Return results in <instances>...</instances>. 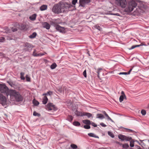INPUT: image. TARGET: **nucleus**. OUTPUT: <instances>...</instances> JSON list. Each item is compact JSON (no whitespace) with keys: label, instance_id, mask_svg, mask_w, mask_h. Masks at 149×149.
I'll return each mask as SVG.
<instances>
[{"label":"nucleus","instance_id":"42","mask_svg":"<svg viewBox=\"0 0 149 149\" xmlns=\"http://www.w3.org/2000/svg\"><path fill=\"white\" fill-rule=\"evenodd\" d=\"M124 129L126 130V132H135V133H136L135 131H134V130L128 128H124Z\"/></svg>","mask_w":149,"mask_h":149},{"label":"nucleus","instance_id":"25","mask_svg":"<svg viewBox=\"0 0 149 149\" xmlns=\"http://www.w3.org/2000/svg\"><path fill=\"white\" fill-rule=\"evenodd\" d=\"M36 16L37 15L36 14H34L30 16L29 18L32 21H34L36 19Z\"/></svg>","mask_w":149,"mask_h":149},{"label":"nucleus","instance_id":"49","mask_svg":"<svg viewBox=\"0 0 149 149\" xmlns=\"http://www.w3.org/2000/svg\"><path fill=\"white\" fill-rule=\"evenodd\" d=\"M141 113L143 115H145L146 114V111L145 110L142 109L141 111Z\"/></svg>","mask_w":149,"mask_h":149},{"label":"nucleus","instance_id":"53","mask_svg":"<svg viewBox=\"0 0 149 149\" xmlns=\"http://www.w3.org/2000/svg\"><path fill=\"white\" fill-rule=\"evenodd\" d=\"M135 48H136L135 45H132L131 47L128 48V49L129 50H131V49H134Z\"/></svg>","mask_w":149,"mask_h":149},{"label":"nucleus","instance_id":"55","mask_svg":"<svg viewBox=\"0 0 149 149\" xmlns=\"http://www.w3.org/2000/svg\"><path fill=\"white\" fill-rule=\"evenodd\" d=\"M140 45L141 46H143H143H147V44H146V43H145V42H141Z\"/></svg>","mask_w":149,"mask_h":149},{"label":"nucleus","instance_id":"33","mask_svg":"<svg viewBox=\"0 0 149 149\" xmlns=\"http://www.w3.org/2000/svg\"><path fill=\"white\" fill-rule=\"evenodd\" d=\"M50 24L52 26H54V27H55V28L56 29V27L58 26L59 25L57 24V23L55 21H51L50 23Z\"/></svg>","mask_w":149,"mask_h":149},{"label":"nucleus","instance_id":"52","mask_svg":"<svg viewBox=\"0 0 149 149\" xmlns=\"http://www.w3.org/2000/svg\"><path fill=\"white\" fill-rule=\"evenodd\" d=\"M83 74L85 78L87 77L86 70V69L83 72Z\"/></svg>","mask_w":149,"mask_h":149},{"label":"nucleus","instance_id":"47","mask_svg":"<svg viewBox=\"0 0 149 149\" xmlns=\"http://www.w3.org/2000/svg\"><path fill=\"white\" fill-rule=\"evenodd\" d=\"M22 139L23 140H24V141H25V142L26 143H29V141L28 140L26 139L25 137L24 136H22Z\"/></svg>","mask_w":149,"mask_h":149},{"label":"nucleus","instance_id":"8","mask_svg":"<svg viewBox=\"0 0 149 149\" xmlns=\"http://www.w3.org/2000/svg\"><path fill=\"white\" fill-rule=\"evenodd\" d=\"M0 104L3 106H5L8 104L6 97L1 93H0Z\"/></svg>","mask_w":149,"mask_h":149},{"label":"nucleus","instance_id":"60","mask_svg":"<svg viewBox=\"0 0 149 149\" xmlns=\"http://www.w3.org/2000/svg\"><path fill=\"white\" fill-rule=\"evenodd\" d=\"M132 70V68H131L130 69V70L128 71V72H127V74H129L131 71Z\"/></svg>","mask_w":149,"mask_h":149},{"label":"nucleus","instance_id":"2","mask_svg":"<svg viewBox=\"0 0 149 149\" xmlns=\"http://www.w3.org/2000/svg\"><path fill=\"white\" fill-rule=\"evenodd\" d=\"M137 0H127V7L125 9L124 11L126 13H130L133 10L137 5Z\"/></svg>","mask_w":149,"mask_h":149},{"label":"nucleus","instance_id":"9","mask_svg":"<svg viewBox=\"0 0 149 149\" xmlns=\"http://www.w3.org/2000/svg\"><path fill=\"white\" fill-rule=\"evenodd\" d=\"M18 92L15 90L9 89L6 95L8 96V95H10L11 97H15Z\"/></svg>","mask_w":149,"mask_h":149},{"label":"nucleus","instance_id":"19","mask_svg":"<svg viewBox=\"0 0 149 149\" xmlns=\"http://www.w3.org/2000/svg\"><path fill=\"white\" fill-rule=\"evenodd\" d=\"M65 103L67 104V105L68 107V108H69V107H71L73 103V102L71 100H67Z\"/></svg>","mask_w":149,"mask_h":149},{"label":"nucleus","instance_id":"37","mask_svg":"<svg viewBox=\"0 0 149 149\" xmlns=\"http://www.w3.org/2000/svg\"><path fill=\"white\" fill-rule=\"evenodd\" d=\"M72 107V110L73 111H75L76 110H77V108H76L75 105L74 104H73L71 106Z\"/></svg>","mask_w":149,"mask_h":149},{"label":"nucleus","instance_id":"39","mask_svg":"<svg viewBox=\"0 0 149 149\" xmlns=\"http://www.w3.org/2000/svg\"><path fill=\"white\" fill-rule=\"evenodd\" d=\"M20 78L22 80H24L25 79V78L24 77V72H21L20 73Z\"/></svg>","mask_w":149,"mask_h":149},{"label":"nucleus","instance_id":"12","mask_svg":"<svg viewBox=\"0 0 149 149\" xmlns=\"http://www.w3.org/2000/svg\"><path fill=\"white\" fill-rule=\"evenodd\" d=\"M14 98L16 101L18 102L22 101L23 99V97L19 92L17 93Z\"/></svg>","mask_w":149,"mask_h":149},{"label":"nucleus","instance_id":"59","mask_svg":"<svg viewBox=\"0 0 149 149\" xmlns=\"http://www.w3.org/2000/svg\"><path fill=\"white\" fill-rule=\"evenodd\" d=\"M134 142H137L139 145H141V146L142 147V145H141V143H139V142L138 141L136 140H134Z\"/></svg>","mask_w":149,"mask_h":149},{"label":"nucleus","instance_id":"15","mask_svg":"<svg viewBox=\"0 0 149 149\" xmlns=\"http://www.w3.org/2000/svg\"><path fill=\"white\" fill-rule=\"evenodd\" d=\"M43 27L47 29H49L50 27V25L49 23L47 22H43L42 23Z\"/></svg>","mask_w":149,"mask_h":149},{"label":"nucleus","instance_id":"50","mask_svg":"<svg viewBox=\"0 0 149 149\" xmlns=\"http://www.w3.org/2000/svg\"><path fill=\"white\" fill-rule=\"evenodd\" d=\"M5 40V38L3 37H0V42H3Z\"/></svg>","mask_w":149,"mask_h":149},{"label":"nucleus","instance_id":"13","mask_svg":"<svg viewBox=\"0 0 149 149\" xmlns=\"http://www.w3.org/2000/svg\"><path fill=\"white\" fill-rule=\"evenodd\" d=\"M56 29L60 33H66V31L64 27H61L60 25H58L56 27Z\"/></svg>","mask_w":149,"mask_h":149},{"label":"nucleus","instance_id":"61","mask_svg":"<svg viewBox=\"0 0 149 149\" xmlns=\"http://www.w3.org/2000/svg\"><path fill=\"white\" fill-rule=\"evenodd\" d=\"M104 115L105 116L107 117V119H108L110 118V117L109 116L107 113L106 114H105Z\"/></svg>","mask_w":149,"mask_h":149},{"label":"nucleus","instance_id":"54","mask_svg":"<svg viewBox=\"0 0 149 149\" xmlns=\"http://www.w3.org/2000/svg\"><path fill=\"white\" fill-rule=\"evenodd\" d=\"M100 125L103 127H105L107 126V125L103 123H100Z\"/></svg>","mask_w":149,"mask_h":149},{"label":"nucleus","instance_id":"63","mask_svg":"<svg viewBox=\"0 0 149 149\" xmlns=\"http://www.w3.org/2000/svg\"><path fill=\"white\" fill-rule=\"evenodd\" d=\"M114 143H116L117 144H119V143H120V142H118V141H115V142H114Z\"/></svg>","mask_w":149,"mask_h":149},{"label":"nucleus","instance_id":"51","mask_svg":"<svg viewBox=\"0 0 149 149\" xmlns=\"http://www.w3.org/2000/svg\"><path fill=\"white\" fill-rule=\"evenodd\" d=\"M109 15H116L117 16H120V14L118 13H110L109 14Z\"/></svg>","mask_w":149,"mask_h":149},{"label":"nucleus","instance_id":"36","mask_svg":"<svg viewBox=\"0 0 149 149\" xmlns=\"http://www.w3.org/2000/svg\"><path fill=\"white\" fill-rule=\"evenodd\" d=\"M33 115L34 116L40 117L41 116V114L40 113L37 112L36 111H34L33 112Z\"/></svg>","mask_w":149,"mask_h":149},{"label":"nucleus","instance_id":"22","mask_svg":"<svg viewBox=\"0 0 149 149\" xmlns=\"http://www.w3.org/2000/svg\"><path fill=\"white\" fill-rule=\"evenodd\" d=\"M92 114L86 112H84L83 115L82 116H86L88 117V118H89L91 117H92Z\"/></svg>","mask_w":149,"mask_h":149},{"label":"nucleus","instance_id":"10","mask_svg":"<svg viewBox=\"0 0 149 149\" xmlns=\"http://www.w3.org/2000/svg\"><path fill=\"white\" fill-rule=\"evenodd\" d=\"M82 122L86 125H84L83 127L86 129H89L91 128V121L88 119H85L82 120Z\"/></svg>","mask_w":149,"mask_h":149},{"label":"nucleus","instance_id":"18","mask_svg":"<svg viewBox=\"0 0 149 149\" xmlns=\"http://www.w3.org/2000/svg\"><path fill=\"white\" fill-rule=\"evenodd\" d=\"M36 52V49H34L32 54V55L33 56H41L44 55V54L41 53H40L39 54H34L35 52Z\"/></svg>","mask_w":149,"mask_h":149},{"label":"nucleus","instance_id":"26","mask_svg":"<svg viewBox=\"0 0 149 149\" xmlns=\"http://www.w3.org/2000/svg\"><path fill=\"white\" fill-rule=\"evenodd\" d=\"M47 5H43L40 7V10L41 11H44L47 10Z\"/></svg>","mask_w":149,"mask_h":149},{"label":"nucleus","instance_id":"24","mask_svg":"<svg viewBox=\"0 0 149 149\" xmlns=\"http://www.w3.org/2000/svg\"><path fill=\"white\" fill-rule=\"evenodd\" d=\"M48 99L46 96H45L42 99V103L44 104H45L47 102Z\"/></svg>","mask_w":149,"mask_h":149},{"label":"nucleus","instance_id":"31","mask_svg":"<svg viewBox=\"0 0 149 149\" xmlns=\"http://www.w3.org/2000/svg\"><path fill=\"white\" fill-rule=\"evenodd\" d=\"M88 135L90 137H93L98 139L99 138V137L98 136L95 135L94 133H88Z\"/></svg>","mask_w":149,"mask_h":149},{"label":"nucleus","instance_id":"3","mask_svg":"<svg viewBox=\"0 0 149 149\" xmlns=\"http://www.w3.org/2000/svg\"><path fill=\"white\" fill-rule=\"evenodd\" d=\"M78 0H72V6H73L72 7H74L75 9H76L75 5L76 3L79 4V7H85V5L86 4H88L91 1V0H79V3L77 2Z\"/></svg>","mask_w":149,"mask_h":149},{"label":"nucleus","instance_id":"5","mask_svg":"<svg viewBox=\"0 0 149 149\" xmlns=\"http://www.w3.org/2000/svg\"><path fill=\"white\" fill-rule=\"evenodd\" d=\"M127 0H115V3L122 8H125L127 5Z\"/></svg>","mask_w":149,"mask_h":149},{"label":"nucleus","instance_id":"41","mask_svg":"<svg viewBox=\"0 0 149 149\" xmlns=\"http://www.w3.org/2000/svg\"><path fill=\"white\" fill-rule=\"evenodd\" d=\"M108 135L110 136L111 137L113 138L114 137V135L110 131H108Z\"/></svg>","mask_w":149,"mask_h":149},{"label":"nucleus","instance_id":"64","mask_svg":"<svg viewBox=\"0 0 149 149\" xmlns=\"http://www.w3.org/2000/svg\"><path fill=\"white\" fill-rule=\"evenodd\" d=\"M101 112L103 114H104V115L105 114H106V112H105V111H101Z\"/></svg>","mask_w":149,"mask_h":149},{"label":"nucleus","instance_id":"27","mask_svg":"<svg viewBox=\"0 0 149 149\" xmlns=\"http://www.w3.org/2000/svg\"><path fill=\"white\" fill-rule=\"evenodd\" d=\"M37 35V33L36 32H34L29 36V37L31 39H33L35 38Z\"/></svg>","mask_w":149,"mask_h":149},{"label":"nucleus","instance_id":"35","mask_svg":"<svg viewBox=\"0 0 149 149\" xmlns=\"http://www.w3.org/2000/svg\"><path fill=\"white\" fill-rule=\"evenodd\" d=\"M53 94V92L52 91H49L47 92V93H44L42 94V95H45V96H46V95H49L51 96V95Z\"/></svg>","mask_w":149,"mask_h":149},{"label":"nucleus","instance_id":"28","mask_svg":"<svg viewBox=\"0 0 149 149\" xmlns=\"http://www.w3.org/2000/svg\"><path fill=\"white\" fill-rule=\"evenodd\" d=\"M32 103L35 106H37L39 104V102L35 99L33 100Z\"/></svg>","mask_w":149,"mask_h":149},{"label":"nucleus","instance_id":"38","mask_svg":"<svg viewBox=\"0 0 149 149\" xmlns=\"http://www.w3.org/2000/svg\"><path fill=\"white\" fill-rule=\"evenodd\" d=\"M134 139H133L132 140H131V141H130V146L132 148V147H133L134 146Z\"/></svg>","mask_w":149,"mask_h":149},{"label":"nucleus","instance_id":"57","mask_svg":"<svg viewBox=\"0 0 149 149\" xmlns=\"http://www.w3.org/2000/svg\"><path fill=\"white\" fill-rule=\"evenodd\" d=\"M121 96H124L125 97H126V96L124 92L123 91H122L121 92Z\"/></svg>","mask_w":149,"mask_h":149},{"label":"nucleus","instance_id":"11","mask_svg":"<svg viewBox=\"0 0 149 149\" xmlns=\"http://www.w3.org/2000/svg\"><path fill=\"white\" fill-rule=\"evenodd\" d=\"M17 27L19 29L24 31H27L28 28H27L26 25L25 24L22 23L19 24L17 23L16 24Z\"/></svg>","mask_w":149,"mask_h":149},{"label":"nucleus","instance_id":"4","mask_svg":"<svg viewBox=\"0 0 149 149\" xmlns=\"http://www.w3.org/2000/svg\"><path fill=\"white\" fill-rule=\"evenodd\" d=\"M23 45L24 47L23 50L25 52H31L34 47L33 45L28 42H24Z\"/></svg>","mask_w":149,"mask_h":149},{"label":"nucleus","instance_id":"21","mask_svg":"<svg viewBox=\"0 0 149 149\" xmlns=\"http://www.w3.org/2000/svg\"><path fill=\"white\" fill-rule=\"evenodd\" d=\"M74 113L77 116H82V115H83V112H82L81 111H78L77 110H75V111L74 112Z\"/></svg>","mask_w":149,"mask_h":149},{"label":"nucleus","instance_id":"40","mask_svg":"<svg viewBox=\"0 0 149 149\" xmlns=\"http://www.w3.org/2000/svg\"><path fill=\"white\" fill-rule=\"evenodd\" d=\"M94 27L95 29H97L100 31L102 30V28L98 25H95Z\"/></svg>","mask_w":149,"mask_h":149},{"label":"nucleus","instance_id":"58","mask_svg":"<svg viewBox=\"0 0 149 149\" xmlns=\"http://www.w3.org/2000/svg\"><path fill=\"white\" fill-rule=\"evenodd\" d=\"M17 31V28H12V31L13 32L16 31Z\"/></svg>","mask_w":149,"mask_h":149},{"label":"nucleus","instance_id":"14","mask_svg":"<svg viewBox=\"0 0 149 149\" xmlns=\"http://www.w3.org/2000/svg\"><path fill=\"white\" fill-rule=\"evenodd\" d=\"M0 32L3 33H7L8 32L9 29L8 26H5L4 27H0Z\"/></svg>","mask_w":149,"mask_h":149},{"label":"nucleus","instance_id":"48","mask_svg":"<svg viewBox=\"0 0 149 149\" xmlns=\"http://www.w3.org/2000/svg\"><path fill=\"white\" fill-rule=\"evenodd\" d=\"M91 125H92V126L94 127H97V125L95 124V123L91 121Z\"/></svg>","mask_w":149,"mask_h":149},{"label":"nucleus","instance_id":"16","mask_svg":"<svg viewBox=\"0 0 149 149\" xmlns=\"http://www.w3.org/2000/svg\"><path fill=\"white\" fill-rule=\"evenodd\" d=\"M136 1L139 2L140 3V6H138V7L139 9L143 10V9L146 8L145 7L146 6L144 4H143L142 3V2L141 1H139V0H137Z\"/></svg>","mask_w":149,"mask_h":149},{"label":"nucleus","instance_id":"30","mask_svg":"<svg viewBox=\"0 0 149 149\" xmlns=\"http://www.w3.org/2000/svg\"><path fill=\"white\" fill-rule=\"evenodd\" d=\"M77 147L78 146L72 143L70 145V147L68 148V149H71V148L72 149H77Z\"/></svg>","mask_w":149,"mask_h":149},{"label":"nucleus","instance_id":"44","mask_svg":"<svg viewBox=\"0 0 149 149\" xmlns=\"http://www.w3.org/2000/svg\"><path fill=\"white\" fill-rule=\"evenodd\" d=\"M124 99H126V97H125L124 96L120 95L119 97V101L120 102H122L123 100Z\"/></svg>","mask_w":149,"mask_h":149},{"label":"nucleus","instance_id":"45","mask_svg":"<svg viewBox=\"0 0 149 149\" xmlns=\"http://www.w3.org/2000/svg\"><path fill=\"white\" fill-rule=\"evenodd\" d=\"M132 139H133L132 137L126 136V137L125 138V141H130Z\"/></svg>","mask_w":149,"mask_h":149},{"label":"nucleus","instance_id":"1","mask_svg":"<svg viewBox=\"0 0 149 149\" xmlns=\"http://www.w3.org/2000/svg\"><path fill=\"white\" fill-rule=\"evenodd\" d=\"M73 6L71 4L68 2L60 1L58 3L54 4L52 10L54 13L59 14L65 12L72 11L70 8Z\"/></svg>","mask_w":149,"mask_h":149},{"label":"nucleus","instance_id":"6","mask_svg":"<svg viewBox=\"0 0 149 149\" xmlns=\"http://www.w3.org/2000/svg\"><path fill=\"white\" fill-rule=\"evenodd\" d=\"M9 90V88L5 84H0V92L6 95Z\"/></svg>","mask_w":149,"mask_h":149},{"label":"nucleus","instance_id":"43","mask_svg":"<svg viewBox=\"0 0 149 149\" xmlns=\"http://www.w3.org/2000/svg\"><path fill=\"white\" fill-rule=\"evenodd\" d=\"M26 81L27 82H30L31 81V78L27 74L25 76Z\"/></svg>","mask_w":149,"mask_h":149},{"label":"nucleus","instance_id":"46","mask_svg":"<svg viewBox=\"0 0 149 149\" xmlns=\"http://www.w3.org/2000/svg\"><path fill=\"white\" fill-rule=\"evenodd\" d=\"M7 82L9 84L11 87H13V86L15 85V84L11 81H7Z\"/></svg>","mask_w":149,"mask_h":149},{"label":"nucleus","instance_id":"20","mask_svg":"<svg viewBox=\"0 0 149 149\" xmlns=\"http://www.w3.org/2000/svg\"><path fill=\"white\" fill-rule=\"evenodd\" d=\"M118 139H120L121 141H125V138L126 137V136L122 134H119L118 135Z\"/></svg>","mask_w":149,"mask_h":149},{"label":"nucleus","instance_id":"34","mask_svg":"<svg viewBox=\"0 0 149 149\" xmlns=\"http://www.w3.org/2000/svg\"><path fill=\"white\" fill-rule=\"evenodd\" d=\"M57 66L56 63H54L51 65L50 68L51 69L53 70L55 69Z\"/></svg>","mask_w":149,"mask_h":149},{"label":"nucleus","instance_id":"62","mask_svg":"<svg viewBox=\"0 0 149 149\" xmlns=\"http://www.w3.org/2000/svg\"><path fill=\"white\" fill-rule=\"evenodd\" d=\"M108 120H110L111 122H112L114 123V122L110 117Z\"/></svg>","mask_w":149,"mask_h":149},{"label":"nucleus","instance_id":"7","mask_svg":"<svg viewBox=\"0 0 149 149\" xmlns=\"http://www.w3.org/2000/svg\"><path fill=\"white\" fill-rule=\"evenodd\" d=\"M46 107L47 109L49 111L53 110L56 111L58 109L57 107L51 102H49L46 106Z\"/></svg>","mask_w":149,"mask_h":149},{"label":"nucleus","instance_id":"32","mask_svg":"<svg viewBox=\"0 0 149 149\" xmlns=\"http://www.w3.org/2000/svg\"><path fill=\"white\" fill-rule=\"evenodd\" d=\"M73 125L74 126L77 127L81 125L80 123L78 121H74L73 122Z\"/></svg>","mask_w":149,"mask_h":149},{"label":"nucleus","instance_id":"56","mask_svg":"<svg viewBox=\"0 0 149 149\" xmlns=\"http://www.w3.org/2000/svg\"><path fill=\"white\" fill-rule=\"evenodd\" d=\"M118 74L119 75L124 74V75H127V72H120Z\"/></svg>","mask_w":149,"mask_h":149},{"label":"nucleus","instance_id":"17","mask_svg":"<svg viewBox=\"0 0 149 149\" xmlns=\"http://www.w3.org/2000/svg\"><path fill=\"white\" fill-rule=\"evenodd\" d=\"M36 52V49H34L32 54V55L33 56H41L44 55V54L41 53H40L39 54H34L35 52Z\"/></svg>","mask_w":149,"mask_h":149},{"label":"nucleus","instance_id":"23","mask_svg":"<svg viewBox=\"0 0 149 149\" xmlns=\"http://www.w3.org/2000/svg\"><path fill=\"white\" fill-rule=\"evenodd\" d=\"M73 118V116L71 115H68L67 117L66 120L70 122H71Z\"/></svg>","mask_w":149,"mask_h":149},{"label":"nucleus","instance_id":"29","mask_svg":"<svg viewBox=\"0 0 149 149\" xmlns=\"http://www.w3.org/2000/svg\"><path fill=\"white\" fill-rule=\"evenodd\" d=\"M104 115L102 114L98 113L96 115V118L100 119H103L104 118Z\"/></svg>","mask_w":149,"mask_h":149}]
</instances>
